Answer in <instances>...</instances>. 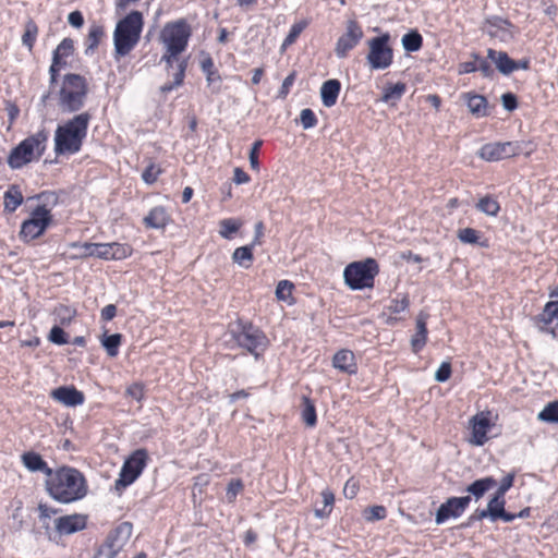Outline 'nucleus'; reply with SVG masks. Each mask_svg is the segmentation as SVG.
I'll return each instance as SVG.
<instances>
[{
	"label": "nucleus",
	"mask_w": 558,
	"mask_h": 558,
	"mask_svg": "<svg viewBox=\"0 0 558 558\" xmlns=\"http://www.w3.org/2000/svg\"><path fill=\"white\" fill-rule=\"evenodd\" d=\"M46 489L54 500L69 504L84 498L87 484L84 475L76 469L62 466L52 471L46 480Z\"/></svg>",
	"instance_id": "f257e3e1"
},
{
	"label": "nucleus",
	"mask_w": 558,
	"mask_h": 558,
	"mask_svg": "<svg viewBox=\"0 0 558 558\" xmlns=\"http://www.w3.org/2000/svg\"><path fill=\"white\" fill-rule=\"evenodd\" d=\"M92 114L82 112L68 120L64 124L58 125L54 132V151L57 155L76 154L81 150Z\"/></svg>",
	"instance_id": "f03ea898"
},
{
	"label": "nucleus",
	"mask_w": 558,
	"mask_h": 558,
	"mask_svg": "<svg viewBox=\"0 0 558 558\" xmlns=\"http://www.w3.org/2000/svg\"><path fill=\"white\" fill-rule=\"evenodd\" d=\"M144 20L140 11H131L120 20L113 32L114 58L129 54L138 44Z\"/></svg>",
	"instance_id": "7ed1b4c3"
},
{
	"label": "nucleus",
	"mask_w": 558,
	"mask_h": 558,
	"mask_svg": "<svg viewBox=\"0 0 558 558\" xmlns=\"http://www.w3.org/2000/svg\"><path fill=\"white\" fill-rule=\"evenodd\" d=\"M88 94V84L84 76L69 73L63 76L59 90V107L63 112H77L84 106Z\"/></svg>",
	"instance_id": "20e7f679"
},
{
	"label": "nucleus",
	"mask_w": 558,
	"mask_h": 558,
	"mask_svg": "<svg viewBox=\"0 0 558 558\" xmlns=\"http://www.w3.org/2000/svg\"><path fill=\"white\" fill-rule=\"evenodd\" d=\"M228 333L240 348L245 349L256 359L268 345L266 335L258 327L240 319L229 324Z\"/></svg>",
	"instance_id": "39448f33"
},
{
	"label": "nucleus",
	"mask_w": 558,
	"mask_h": 558,
	"mask_svg": "<svg viewBox=\"0 0 558 558\" xmlns=\"http://www.w3.org/2000/svg\"><path fill=\"white\" fill-rule=\"evenodd\" d=\"M47 141L48 132L44 129L23 140L8 157L10 168L20 169L33 159H39L45 153Z\"/></svg>",
	"instance_id": "423d86ee"
},
{
	"label": "nucleus",
	"mask_w": 558,
	"mask_h": 558,
	"mask_svg": "<svg viewBox=\"0 0 558 558\" xmlns=\"http://www.w3.org/2000/svg\"><path fill=\"white\" fill-rule=\"evenodd\" d=\"M378 272V263L376 259L368 257L364 260L353 262L345 266L343 279L351 290H363L374 287V280Z\"/></svg>",
	"instance_id": "0eeeda50"
},
{
	"label": "nucleus",
	"mask_w": 558,
	"mask_h": 558,
	"mask_svg": "<svg viewBox=\"0 0 558 558\" xmlns=\"http://www.w3.org/2000/svg\"><path fill=\"white\" fill-rule=\"evenodd\" d=\"M533 149L531 142H496L483 145L478 156L486 161H498L521 154L530 155Z\"/></svg>",
	"instance_id": "6e6552de"
},
{
	"label": "nucleus",
	"mask_w": 558,
	"mask_h": 558,
	"mask_svg": "<svg viewBox=\"0 0 558 558\" xmlns=\"http://www.w3.org/2000/svg\"><path fill=\"white\" fill-rule=\"evenodd\" d=\"M192 35V28L184 19L167 23L161 32L160 38L172 54L183 52Z\"/></svg>",
	"instance_id": "1a4fd4ad"
},
{
	"label": "nucleus",
	"mask_w": 558,
	"mask_h": 558,
	"mask_svg": "<svg viewBox=\"0 0 558 558\" xmlns=\"http://www.w3.org/2000/svg\"><path fill=\"white\" fill-rule=\"evenodd\" d=\"M390 35L388 33L371 38L367 41L368 53L366 60L373 70H385L392 64L393 50L389 46Z\"/></svg>",
	"instance_id": "9d476101"
},
{
	"label": "nucleus",
	"mask_w": 558,
	"mask_h": 558,
	"mask_svg": "<svg viewBox=\"0 0 558 558\" xmlns=\"http://www.w3.org/2000/svg\"><path fill=\"white\" fill-rule=\"evenodd\" d=\"M147 460L148 453L145 449L133 451L121 468L119 478L114 483L116 489L122 490L133 484L145 469Z\"/></svg>",
	"instance_id": "9b49d317"
},
{
	"label": "nucleus",
	"mask_w": 558,
	"mask_h": 558,
	"mask_svg": "<svg viewBox=\"0 0 558 558\" xmlns=\"http://www.w3.org/2000/svg\"><path fill=\"white\" fill-rule=\"evenodd\" d=\"M52 222V215L46 205H38L31 217L23 221L20 231V238L25 241H32L39 238Z\"/></svg>",
	"instance_id": "f8f14e48"
},
{
	"label": "nucleus",
	"mask_w": 558,
	"mask_h": 558,
	"mask_svg": "<svg viewBox=\"0 0 558 558\" xmlns=\"http://www.w3.org/2000/svg\"><path fill=\"white\" fill-rule=\"evenodd\" d=\"M133 526L130 522H122L106 537L104 544L97 550L99 558H116L123 549L132 535Z\"/></svg>",
	"instance_id": "ddd939ff"
},
{
	"label": "nucleus",
	"mask_w": 558,
	"mask_h": 558,
	"mask_svg": "<svg viewBox=\"0 0 558 558\" xmlns=\"http://www.w3.org/2000/svg\"><path fill=\"white\" fill-rule=\"evenodd\" d=\"M363 29L355 20H349L345 26V33L342 34L336 44L335 53L338 58H345L363 38Z\"/></svg>",
	"instance_id": "4468645a"
},
{
	"label": "nucleus",
	"mask_w": 558,
	"mask_h": 558,
	"mask_svg": "<svg viewBox=\"0 0 558 558\" xmlns=\"http://www.w3.org/2000/svg\"><path fill=\"white\" fill-rule=\"evenodd\" d=\"M471 502V496L450 497L436 511V524H442L449 518H459Z\"/></svg>",
	"instance_id": "2eb2a0df"
},
{
	"label": "nucleus",
	"mask_w": 558,
	"mask_h": 558,
	"mask_svg": "<svg viewBox=\"0 0 558 558\" xmlns=\"http://www.w3.org/2000/svg\"><path fill=\"white\" fill-rule=\"evenodd\" d=\"M50 397L66 407L81 405L85 401L84 393L74 386L58 387L50 392Z\"/></svg>",
	"instance_id": "dca6fc26"
},
{
	"label": "nucleus",
	"mask_w": 558,
	"mask_h": 558,
	"mask_svg": "<svg viewBox=\"0 0 558 558\" xmlns=\"http://www.w3.org/2000/svg\"><path fill=\"white\" fill-rule=\"evenodd\" d=\"M487 413H480L474 415L470 423L472 427V444L475 446H483L487 441V432L492 427L490 420Z\"/></svg>",
	"instance_id": "f3484780"
},
{
	"label": "nucleus",
	"mask_w": 558,
	"mask_h": 558,
	"mask_svg": "<svg viewBox=\"0 0 558 558\" xmlns=\"http://www.w3.org/2000/svg\"><path fill=\"white\" fill-rule=\"evenodd\" d=\"M86 525V518L81 514L60 517L56 520V529L60 534H72L83 530Z\"/></svg>",
	"instance_id": "a211bd4d"
},
{
	"label": "nucleus",
	"mask_w": 558,
	"mask_h": 558,
	"mask_svg": "<svg viewBox=\"0 0 558 558\" xmlns=\"http://www.w3.org/2000/svg\"><path fill=\"white\" fill-rule=\"evenodd\" d=\"M428 315L421 312L416 317V332L411 338V348L414 353H418L427 342L426 320Z\"/></svg>",
	"instance_id": "6ab92c4d"
},
{
	"label": "nucleus",
	"mask_w": 558,
	"mask_h": 558,
	"mask_svg": "<svg viewBox=\"0 0 558 558\" xmlns=\"http://www.w3.org/2000/svg\"><path fill=\"white\" fill-rule=\"evenodd\" d=\"M332 365L335 368L347 374H354L357 369L353 352L345 349L338 351L333 355Z\"/></svg>",
	"instance_id": "aec40b11"
},
{
	"label": "nucleus",
	"mask_w": 558,
	"mask_h": 558,
	"mask_svg": "<svg viewBox=\"0 0 558 558\" xmlns=\"http://www.w3.org/2000/svg\"><path fill=\"white\" fill-rule=\"evenodd\" d=\"M170 221V216L162 206H156L144 217L143 223L146 228L163 229Z\"/></svg>",
	"instance_id": "412c9836"
},
{
	"label": "nucleus",
	"mask_w": 558,
	"mask_h": 558,
	"mask_svg": "<svg viewBox=\"0 0 558 558\" xmlns=\"http://www.w3.org/2000/svg\"><path fill=\"white\" fill-rule=\"evenodd\" d=\"M487 59L495 63L497 70L502 75H510L513 72V60L506 51L489 48L487 50Z\"/></svg>",
	"instance_id": "4be33fe9"
},
{
	"label": "nucleus",
	"mask_w": 558,
	"mask_h": 558,
	"mask_svg": "<svg viewBox=\"0 0 558 558\" xmlns=\"http://www.w3.org/2000/svg\"><path fill=\"white\" fill-rule=\"evenodd\" d=\"M24 466L31 472H44L48 477L52 470L48 466L41 456L34 451L24 452L21 457Z\"/></svg>",
	"instance_id": "5701e85b"
},
{
	"label": "nucleus",
	"mask_w": 558,
	"mask_h": 558,
	"mask_svg": "<svg viewBox=\"0 0 558 558\" xmlns=\"http://www.w3.org/2000/svg\"><path fill=\"white\" fill-rule=\"evenodd\" d=\"M497 485V481L492 476L482 477L475 480L470 485L466 486L465 492L469 493L468 496L474 497L477 501L484 497V495L494 488Z\"/></svg>",
	"instance_id": "b1692460"
},
{
	"label": "nucleus",
	"mask_w": 558,
	"mask_h": 558,
	"mask_svg": "<svg viewBox=\"0 0 558 558\" xmlns=\"http://www.w3.org/2000/svg\"><path fill=\"white\" fill-rule=\"evenodd\" d=\"M341 84L338 80L331 78L323 83L320 88L322 102L325 107H332L338 99Z\"/></svg>",
	"instance_id": "393cba45"
},
{
	"label": "nucleus",
	"mask_w": 558,
	"mask_h": 558,
	"mask_svg": "<svg viewBox=\"0 0 558 558\" xmlns=\"http://www.w3.org/2000/svg\"><path fill=\"white\" fill-rule=\"evenodd\" d=\"M466 106L470 112L476 118L487 117L488 101L485 96L478 94H465Z\"/></svg>",
	"instance_id": "a878e982"
},
{
	"label": "nucleus",
	"mask_w": 558,
	"mask_h": 558,
	"mask_svg": "<svg viewBox=\"0 0 558 558\" xmlns=\"http://www.w3.org/2000/svg\"><path fill=\"white\" fill-rule=\"evenodd\" d=\"M405 90H407V85L402 82H398L395 85H387L384 88L381 101L387 102V104L391 102L392 105H395L402 98Z\"/></svg>",
	"instance_id": "bb28decb"
},
{
	"label": "nucleus",
	"mask_w": 558,
	"mask_h": 558,
	"mask_svg": "<svg viewBox=\"0 0 558 558\" xmlns=\"http://www.w3.org/2000/svg\"><path fill=\"white\" fill-rule=\"evenodd\" d=\"M485 25L492 28L487 31L488 35L492 37H496L498 35V31L506 32L509 27H512L509 20L498 15L487 16L485 19Z\"/></svg>",
	"instance_id": "cd10ccee"
},
{
	"label": "nucleus",
	"mask_w": 558,
	"mask_h": 558,
	"mask_svg": "<svg viewBox=\"0 0 558 558\" xmlns=\"http://www.w3.org/2000/svg\"><path fill=\"white\" fill-rule=\"evenodd\" d=\"M402 47L408 52H415L422 48L423 37L417 31H410L402 36Z\"/></svg>",
	"instance_id": "c85d7f7f"
},
{
	"label": "nucleus",
	"mask_w": 558,
	"mask_h": 558,
	"mask_svg": "<svg viewBox=\"0 0 558 558\" xmlns=\"http://www.w3.org/2000/svg\"><path fill=\"white\" fill-rule=\"evenodd\" d=\"M23 195L17 186H11L4 193V209L9 213H13L22 204Z\"/></svg>",
	"instance_id": "c756f323"
},
{
	"label": "nucleus",
	"mask_w": 558,
	"mask_h": 558,
	"mask_svg": "<svg viewBox=\"0 0 558 558\" xmlns=\"http://www.w3.org/2000/svg\"><path fill=\"white\" fill-rule=\"evenodd\" d=\"M302 420L310 427L315 426L317 422L315 404L306 396L302 397Z\"/></svg>",
	"instance_id": "7c9ffc66"
},
{
	"label": "nucleus",
	"mask_w": 558,
	"mask_h": 558,
	"mask_svg": "<svg viewBox=\"0 0 558 558\" xmlns=\"http://www.w3.org/2000/svg\"><path fill=\"white\" fill-rule=\"evenodd\" d=\"M101 345L105 348L107 354L114 357L119 353V347L121 345L122 335L112 333L107 336L106 333L101 338Z\"/></svg>",
	"instance_id": "2f4dec72"
},
{
	"label": "nucleus",
	"mask_w": 558,
	"mask_h": 558,
	"mask_svg": "<svg viewBox=\"0 0 558 558\" xmlns=\"http://www.w3.org/2000/svg\"><path fill=\"white\" fill-rule=\"evenodd\" d=\"M253 247L254 246H252L250 244V245L240 246V247L235 248V251L232 254L233 262L244 268H248L253 262V253H252Z\"/></svg>",
	"instance_id": "473e14b6"
},
{
	"label": "nucleus",
	"mask_w": 558,
	"mask_h": 558,
	"mask_svg": "<svg viewBox=\"0 0 558 558\" xmlns=\"http://www.w3.org/2000/svg\"><path fill=\"white\" fill-rule=\"evenodd\" d=\"M102 36H104L102 26L96 25V24L90 26L88 35L86 37V50H85L86 54H88L89 52H93L97 48Z\"/></svg>",
	"instance_id": "72a5a7b5"
},
{
	"label": "nucleus",
	"mask_w": 558,
	"mask_h": 558,
	"mask_svg": "<svg viewBox=\"0 0 558 558\" xmlns=\"http://www.w3.org/2000/svg\"><path fill=\"white\" fill-rule=\"evenodd\" d=\"M308 24H310L308 20H302V21L294 23L291 26L287 37L283 40L282 48L293 45L296 41L300 34L308 26Z\"/></svg>",
	"instance_id": "f704fd0d"
},
{
	"label": "nucleus",
	"mask_w": 558,
	"mask_h": 558,
	"mask_svg": "<svg viewBox=\"0 0 558 558\" xmlns=\"http://www.w3.org/2000/svg\"><path fill=\"white\" fill-rule=\"evenodd\" d=\"M476 208L488 216H497L500 206L495 198L490 196H485L478 201V203L476 204Z\"/></svg>",
	"instance_id": "c9c22d12"
},
{
	"label": "nucleus",
	"mask_w": 558,
	"mask_h": 558,
	"mask_svg": "<svg viewBox=\"0 0 558 558\" xmlns=\"http://www.w3.org/2000/svg\"><path fill=\"white\" fill-rule=\"evenodd\" d=\"M542 422L558 423V402L548 403L537 415Z\"/></svg>",
	"instance_id": "e433bc0d"
},
{
	"label": "nucleus",
	"mask_w": 558,
	"mask_h": 558,
	"mask_svg": "<svg viewBox=\"0 0 558 558\" xmlns=\"http://www.w3.org/2000/svg\"><path fill=\"white\" fill-rule=\"evenodd\" d=\"M219 226L220 235L225 239H231L232 235L239 231L241 223L235 219L229 218L221 220Z\"/></svg>",
	"instance_id": "4c0bfd02"
},
{
	"label": "nucleus",
	"mask_w": 558,
	"mask_h": 558,
	"mask_svg": "<svg viewBox=\"0 0 558 558\" xmlns=\"http://www.w3.org/2000/svg\"><path fill=\"white\" fill-rule=\"evenodd\" d=\"M109 250H111L110 256H111L112 260L124 259V258L131 256V254L133 252V248L131 247V245L121 244V243H117V242L110 243Z\"/></svg>",
	"instance_id": "58836bf2"
},
{
	"label": "nucleus",
	"mask_w": 558,
	"mask_h": 558,
	"mask_svg": "<svg viewBox=\"0 0 558 558\" xmlns=\"http://www.w3.org/2000/svg\"><path fill=\"white\" fill-rule=\"evenodd\" d=\"M74 51V43L71 38H64L53 51L54 63L57 59L61 61L62 58L69 57Z\"/></svg>",
	"instance_id": "ea45409f"
},
{
	"label": "nucleus",
	"mask_w": 558,
	"mask_h": 558,
	"mask_svg": "<svg viewBox=\"0 0 558 558\" xmlns=\"http://www.w3.org/2000/svg\"><path fill=\"white\" fill-rule=\"evenodd\" d=\"M506 500L504 497L493 495L487 504V509L490 510L492 522H496L498 520V515L505 509Z\"/></svg>",
	"instance_id": "a19ab883"
},
{
	"label": "nucleus",
	"mask_w": 558,
	"mask_h": 558,
	"mask_svg": "<svg viewBox=\"0 0 558 558\" xmlns=\"http://www.w3.org/2000/svg\"><path fill=\"white\" fill-rule=\"evenodd\" d=\"M38 33V27L36 23L32 20H29L25 25V32L22 36V43L24 46L28 47L29 49L33 48L34 43L36 40Z\"/></svg>",
	"instance_id": "79ce46f5"
},
{
	"label": "nucleus",
	"mask_w": 558,
	"mask_h": 558,
	"mask_svg": "<svg viewBox=\"0 0 558 558\" xmlns=\"http://www.w3.org/2000/svg\"><path fill=\"white\" fill-rule=\"evenodd\" d=\"M472 59L477 60V71L482 73V75L486 78H493L495 72L492 68L488 60L482 58L478 53L472 52L471 53Z\"/></svg>",
	"instance_id": "37998d69"
},
{
	"label": "nucleus",
	"mask_w": 558,
	"mask_h": 558,
	"mask_svg": "<svg viewBox=\"0 0 558 558\" xmlns=\"http://www.w3.org/2000/svg\"><path fill=\"white\" fill-rule=\"evenodd\" d=\"M293 290V283L288 280H281L276 287V296L280 301H288Z\"/></svg>",
	"instance_id": "c03bdc74"
},
{
	"label": "nucleus",
	"mask_w": 558,
	"mask_h": 558,
	"mask_svg": "<svg viewBox=\"0 0 558 558\" xmlns=\"http://www.w3.org/2000/svg\"><path fill=\"white\" fill-rule=\"evenodd\" d=\"M458 239L463 243L476 244L480 239V232L473 228H464L459 230Z\"/></svg>",
	"instance_id": "a18cd8bd"
},
{
	"label": "nucleus",
	"mask_w": 558,
	"mask_h": 558,
	"mask_svg": "<svg viewBox=\"0 0 558 558\" xmlns=\"http://www.w3.org/2000/svg\"><path fill=\"white\" fill-rule=\"evenodd\" d=\"M300 122L303 129L308 130L317 124V118L312 109L305 108L300 113Z\"/></svg>",
	"instance_id": "49530a36"
},
{
	"label": "nucleus",
	"mask_w": 558,
	"mask_h": 558,
	"mask_svg": "<svg viewBox=\"0 0 558 558\" xmlns=\"http://www.w3.org/2000/svg\"><path fill=\"white\" fill-rule=\"evenodd\" d=\"M49 340L54 343V344H58V345H62V344H65L68 343V335L65 333V331L59 327V326H53L51 329H50V332H49Z\"/></svg>",
	"instance_id": "de8ad7c7"
},
{
	"label": "nucleus",
	"mask_w": 558,
	"mask_h": 558,
	"mask_svg": "<svg viewBox=\"0 0 558 558\" xmlns=\"http://www.w3.org/2000/svg\"><path fill=\"white\" fill-rule=\"evenodd\" d=\"M514 477V473H508L504 476L494 495L505 498L506 493L513 486Z\"/></svg>",
	"instance_id": "09e8293b"
},
{
	"label": "nucleus",
	"mask_w": 558,
	"mask_h": 558,
	"mask_svg": "<svg viewBox=\"0 0 558 558\" xmlns=\"http://www.w3.org/2000/svg\"><path fill=\"white\" fill-rule=\"evenodd\" d=\"M262 145H263V142L260 140L255 141L253 143L250 154H248V160H250L251 168L255 171L259 170L258 155H259V149H260Z\"/></svg>",
	"instance_id": "8fccbe9b"
},
{
	"label": "nucleus",
	"mask_w": 558,
	"mask_h": 558,
	"mask_svg": "<svg viewBox=\"0 0 558 558\" xmlns=\"http://www.w3.org/2000/svg\"><path fill=\"white\" fill-rule=\"evenodd\" d=\"M386 514L387 510L384 506H372L365 510V518L368 521L383 520Z\"/></svg>",
	"instance_id": "3c124183"
},
{
	"label": "nucleus",
	"mask_w": 558,
	"mask_h": 558,
	"mask_svg": "<svg viewBox=\"0 0 558 558\" xmlns=\"http://www.w3.org/2000/svg\"><path fill=\"white\" fill-rule=\"evenodd\" d=\"M452 373L450 362H442L435 373V380L438 383L447 381Z\"/></svg>",
	"instance_id": "603ef678"
},
{
	"label": "nucleus",
	"mask_w": 558,
	"mask_h": 558,
	"mask_svg": "<svg viewBox=\"0 0 558 558\" xmlns=\"http://www.w3.org/2000/svg\"><path fill=\"white\" fill-rule=\"evenodd\" d=\"M410 301L407 295H404L401 300L393 299L390 301L388 310L393 314H400L404 312L409 307Z\"/></svg>",
	"instance_id": "864d4df0"
},
{
	"label": "nucleus",
	"mask_w": 558,
	"mask_h": 558,
	"mask_svg": "<svg viewBox=\"0 0 558 558\" xmlns=\"http://www.w3.org/2000/svg\"><path fill=\"white\" fill-rule=\"evenodd\" d=\"M296 78V72L292 71L282 82V85L278 92V98L284 99L290 93V87L294 84Z\"/></svg>",
	"instance_id": "5fc2aeb1"
},
{
	"label": "nucleus",
	"mask_w": 558,
	"mask_h": 558,
	"mask_svg": "<svg viewBox=\"0 0 558 558\" xmlns=\"http://www.w3.org/2000/svg\"><path fill=\"white\" fill-rule=\"evenodd\" d=\"M160 173V169L156 168L155 165H149L142 173V179L147 184H153L157 181L158 175Z\"/></svg>",
	"instance_id": "6e6d98bb"
},
{
	"label": "nucleus",
	"mask_w": 558,
	"mask_h": 558,
	"mask_svg": "<svg viewBox=\"0 0 558 558\" xmlns=\"http://www.w3.org/2000/svg\"><path fill=\"white\" fill-rule=\"evenodd\" d=\"M186 66H187V61L186 60H181L179 62L178 70H177V72L173 75L172 86H177L178 87V86L183 84Z\"/></svg>",
	"instance_id": "4d7b16f0"
},
{
	"label": "nucleus",
	"mask_w": 558,
	"mask_h": 558,
	"mask_svg": "<svg viewBox=\"0 0 558 558\" xmlns=\"http://www.w3.org/2000/svg\"><path fill=\"white\" fill-rule=\"evenodd\" d=\"M501 104L507 111H513L518 108L517 96L512 93H505L501 96Z\"/></svg>",
	"instance_id": "13d9d810"
},
{
	"label": "nucleus",
	"mask_w": 558,
	"mask_h": 558,
	"mask_svg": "<svg viewBox=\"0 0 558 558\" xmlns=\"http://www.w3.org/2000/svg\"><path fill=\"white\" fill-rule=\"evenodd\" d=\"M110 243H98V246L94 247L95 257L111 260V250H109Z\"/></svg>",
	"instance_id": "bf43d9fd"
},
{
	"label": "nucleus",
	"mask_w": 558,
	"mask_h": 558,
	"mask_svg": "<svg viewBox=\"0 0 558 558\" xmlns=\"http://www.w3.org/2000/svg\"><path fill=\"white\" fill-rule=\"evenodd\" d=\"M206 81H207L208 86L211 88L213 93L220 92L221 77L217 71L214 73H208L206 75Z\"/></svg>",
	"instance_id": "052dcab7"
},
{
	"label": "nucleus",
	"mask_w": 558,
	"mask_h": 558,
	"mask_svg": "<svg viewBox=\"0 0 558 558\" xmlns=\"http://www.w3.org/2000/svg\"><path fill=\"white\" fill-rule=\"evenodd\" d=\"M477 71V60L473 59L471 61L461 62L459 64L458 72L459 74H469Z\"/></svg>",
	"instance_id": "680f3d73"
},
{
	"label": "nucleus",
	"mask_w": 558,
	"mask_h": 558,
	"mask_svg": "<svg viewBox=\"0 0 558 558\" xmlns=\"http://www.w3.org/2000/svg\"><path fill=\"white\" fill-rule=\"evenodd\" d=\"M68 22L75 28H80L84 24V16L81 11H73L68 15Z\"/></svg>",
	"instance_id": "e2e57ef3"
},
{
	"label": "nucleus",
	"mask_w": 558,
	"mask_h": 558,
	"mask_svg": "<svg viewBox=\"0 0 558 558\" xmlns=\"http://www.w3.org/2000/svg\"><path fill=\"white\" fill-rule=\"evenodd\" d=\"M251 180L250 175L242 168H234L233 170V182L235 184H245Z\"/></svg>",
	"instance_id": "0e129e2a"
},
{
	"label": "nucleus",
	"mask_w": 558,
	"mask_h": 558,
	"mask_svg": "<svg viewBox=\"0 0 558 558\" xmlns=\"http://www.w3.org/2000/svg\"><path fill=\"white\" fill-rule=\"evenodd\" d=\"M243 489V484L240 480L231 481L228 484L227 496L229 499L234 498Z\"/></svg>",
	"instance_id": "69168bd1"
},
{
	"label": "nucleus",
	"mask_w": 558,
	"mask_h": 558,
	"mask_svg": "<svg viewBox=\"0 0 558 558\" xmlns=\"http://www.w3.org/2000/svg\"><path fill=\"white\" fill-rule=\"evenodd\" d=\"M65 64V62H62L60 60L57 59V62L54 63V58L52 57V63L50 65V69H49V74H50V85H54L57 83V77H58V73H59V70H60V66Z\"/></svg>",
	"instance_id": "338daca9"
},
{
	"label": "nucleus",
	"mask_w": 558,
	"mask_h": 558,
	"mask_svg": "<svg viewBox=\"0 0 558 558\" xmlns=\"http://www.w3.org/2000/svg\"><path fill=\"white\" fill-rule=\"evenodd\" d=\"M117 315V306L113 304L106 305L100 313L101 319L109 322L113 319Z\"/></svg>",
	"instance_id": "774afa93"
}]
</instances>
